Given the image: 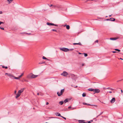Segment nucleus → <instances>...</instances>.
Segmentation results:
<instances>
[{"instance_id":"obj_1","label":"nucleus","mask_w":123,"mask_h":123,"mask_svg":"<svg viewBox=\"0 0 123 123\" xmlns=\"http://www.w3.org/2000/svg\"><path fill=\"white\" fill-rule=\"evenodd\" d=\"M64 91V89L61 90L60 93L59 92H57V94L58 95V96H60L61 95H62L63 94Z\"/></svg>"},{"instance_id":"obj_2","label":"nucleus","mask_w":123,"mask_h":123,"mask_svg":"<svg viewBox=\"0 0 123 123\" xmlns=\"http://www.w3.org/2000/svg\"><path fill=\"white\" fill-rule=\"evenodd\" d=\"M5 75H7L11 79H13L14 76H13L12 74L6 73L5 74Z\"/></svg>"},{"instance_id":"obj_3","label":"nucleus","mask_w":123,"mask_h":123,"mask_svg":"<svg viewBox=\"0 0 123 123\" xmlns=\"http://www.w3.org/2000/svg\"><path fill=\"white\" fill-rule=\"evenodd\" d=\"M60 49L61 50L63 51H65V52L68 51H69V49L67 48H60Z\"/></svg>"},{"instance_id":"obj_4","label":"nucleus","mask_w":123,"mask_h":123,"mask_svg":"<svg viewBox=\"0 0 123 123\" xmlns=\"http://www.w3.org/2000/svg\"><path fill=\"white\" fill-rule=\"evenodd\" d=\"M46 24L47 25H48L49 26L53 25V26H58V25H57L53 23H51L47 22V23Z\"/></svg>"},{"instance_id":"obj_5","label":"nucleus","mask_w":123,"mask_h":123,"mask_svg":"<svg viewBox=\"0 0 123 123\" xmlns=\"http://www.w3.org/2000/svg\"><path fill=\"white\" fill-rule=\"evenodd\" d=\"M68 74V73L66 71H64L63 73L61 74V75H63L64 76H66Z\"/></svg>"},{"instance_id":"obj_6","label":"nucleus","mask_w":123,"mask_h":123,"mask_svg":"<svg viewBox=\"0 0 123 123\" xmlns=\"http://www.w3.org/2000/svg\"><path fill=\"white\" fill-rule=\"evenodd\" d=\"M37 75H35L34 74L30 75V78H35L37 76Z\"/></svg>"},{"instance_id":"obj_7","label":"nucleus","mask_w":123,"mask_h":123,"mask_svg":"<svg viewBox=\"0 0 123 123\" xmlns=\"http://www.w3.org/2000/svg\"><path fill=\"white\" fill-rule=\"evenodd\" d=\"M24 89V88L21 89L20 90H19L18 91V93H19L21 94V93L23 92Z\"/></svg>"},{"instance_id":"obj_8","label":"nucleus","mask_w":123,"mask_h":123,"mask_svg":"<svg viewBox=\"0 0 123 123\" xmlns=\"http://www.w3.org/2000/svg\"><path fill=\"white\" fill-rule=\"evenodd\" d=\"M115 101V98H112L110 102L112 103H114Z\"/></svg>"},{"instance_id":"obj_9","label":"nucleus","mask_w":123,"mask_h":123,"mask_svg":"<svg viewBox=\"0 0 123 123\" xmlns=\"http://www.w3.org/2000/svg\"><path fill=\"white\" fill-rule=\"evenodd\" d=\"M96 93H98L100 92L99 90L98 89H94V92Z\"/></svg>"},{"instance_id":"obj_10","label":"nucleus","mask_w":123,"mask_h":123,"mask_svg":"<svg viewBox=\"0 0 123 123\" xmlns=\"http://www.w3.org/2000/svg\"><path fill=\"white\" fill-rule=\"evenodd\" d=\"M118 38V37H111L110 38V39L111 40H116Z\"/></svg>"},{"instance_id":"obj_11","label":"nucleus","mask_w":123,"mask_h":123,"mask_svg":"<svg viewBox=\"0 0 123 123\" xmlns=\"http://www.w3.org/2000/svg\"><path fill=\"white\" fill-rule=\"evenodd\" d=\"M83 104L84 105H93V106H97V105H91L90 104H87V103H83Z\"/></svg>"},{"instance_id":"obj_12","label":"nucleus","mask_w":123,"mask_h":123,"mask_svg":"<svg viewBox=\"0 0 123 123\" xmlns=\"http://www.w3.org/2000/svg\"><path fill=\"white\" fill-rule=\"evenodd\" d=\"M85 121L84 120H79L78 122L79 123H83Z\"/></svg>"},{"instance_id":"obj_13","label":"nucleus","mask_w":123,"mask_h":123,"mask_svg":"<svg viewBox=\"0 0 123 123\" xmlns=\"http://www.w3.org/2000/svg\"><path fill=\"white\" fill-rule=\"evenodd\" d=\"M21 94H19V93H17V94H16V98H18L20 95Z\"/></svg>"},{"instance_id":"obj_14","label":"nucleus","mask_w":123,"mask_h":123,"mask_svg":"<svg viewBox=\"0 0 123 123\" xmlns=\"http://www.w3.org/2000/svg\"><path fill=\"white\" fill-rule=\"evenodd\" d=\"M110 21H115V18H110Z\"/></svg>"},{"instance_id":"obj_15","label":"nucleus","mask_w":123,"mask_h":123,"mask_svg":"<svg viewBox=\"0 0 123 123\" xmlns=\"http://www.w3.org/2000/svg\"><path fill=\"white\" fill-rule=\"evenodd\" d=\"M74 45H75L76 44H79L81 46H82V45H81V43L80 42H79V43H73Z\"/></svg>"},{"instance_id":"obj_16","label":"nucleus","mask_w":123,"mask_h":123,"mask_svg":"<svg viewBox=\"0 0 123 123\" xmlns=\"http://www.w3.org/2000/svg\"><path fill=\"white\" fill-rule=\"evenodd\" d=\"M65 25L66 26V28L67 29L69 30L70 29V27L69 25Z\"/></svg>"},{"instance_id":"obj_17","label":"nucleus","mask_w":123,"mask_h":123,"mask_svg":"<svg viewBox=\"0 0 123 123\" xmlns=\"http://www.w3.org/2000/svg\"><path fill=\"white\" fill-rule=\"evenodd\" d=\"M55 115H56V116H60V117H61V114H60L58 112H57V113H55Z\"/></svg>"},{"instance_id":"obj_18","label":"nucleus","mask_w":123,"mask_h":123,"mask_svg":"<svg viewBox=\"0 0 123 123\" xmlns=\"http://www.w3.org/2000/svg\"><path fill=\"white\" fill-rule=\"evenodd\" d=\"M88 90L89 91H93V92H94V89H92V88H89V89H88Z\"/></svg>"},{"instance_id":"obj_19","label":"nucleus","mask_w":123,"mask_h":123,"mask_svg":"<svg viewBox=\"0 0 123 123\" xmlns=\"http://www.w3.org/2000/svg\"><path fill=\"white\" fill-rule=\"evenodd\" d=\"M53 8H55V7H57L58 8H60V6H57V5H53Z\"/></svg>"},{"instance_id":"obj_20","label":"nucleus","mask_w":123,"mask_h":123,"mask_svg":"<svg viewBox=\"0 0 123 123\" xmlns=\"http://www.w3.org/2000/svg\"><path fill=\"white\" fill-rule=\"evenodd\" d=\"M59 104H60L61 105H62L63 103V102L62 101H61L59 103Z\"/></svg>"},{"instance_id":"obj_21","label":"nucleus","mask_w":123,"mask_h":123,"mask_svg":"<svg viewBox=\"0 0 123 123\" xmlns=\"http://www.w3.org/2000/svg\"><path fill=\"white\" fill-rule=\"evenodd\" d=\"M106 89H110V90H114V89H112V88H110V87H108L107 88H106Z\"/></svg>"},{"instance_id":"obj_22","label":"nucleus","mask_w":123,"mask_h":123,"mask_svg":"<svg viewBox=\"0 0 123 123\" xmlns=\"http://www.w3.org/2000/svg\"><path fill=\"white\" fill-rule=\"evenodd\" d=\"M68 99H65L64 101V102L65 103H66L67 102H68Z\"/></svg>"},{"instance_id":"obj_23","label":"nucleus","mask_w":123,"mask_h":123,"mask_svg":"<svg viewBox=\"0 0 123 123\" xmlns=\"http://www.w3.org/2000/svg\"><path fill=\"white\" fill-rule=\"evenodd\" d=\"M13 0H7V1L9 2V4Z\"/></svg>"},{"instance_id":"obj_24","label":"nucleus","mask_w":123,"mask_h":123,"mask_svg":"<svg viewBox=\"0 0 123 123\" xmlns=\"http://www.w3.org/2000/svg\"><path fill=\"white\" fill-rule=\"evenodd\" d=\"M86 93H83L82 95V96L83 97H85L86 96Z\"/></svg>"},{"instance_id":"obj_25","label":"nucleus","mask_w":123,"mask_h":123,"mask_svg":"<svg viewBox=\"0 0 123 123\" xmlns=\"http://www.w3.org/2000/svg\"><path fill=\"white\" fill-rule=\"evenodd\" d=\"M13 78H14L15 79H19V77H14H14Z\"/></svg>"},{"instance_id":"obj_26","label":"nucleus","mask_w":123,"mask_h":123,"mask_svg":"<svg viewBox=\"0 0 123 123\" xmlns=\"http://www.w3.org/2000/svg\"><path fill=\"white\" fill-rule=\"evenodd\" d=\"M82 54H84V56L85 57H86L87 56V54L85 53H84Z\"/></svg>"},{"instance_id":"obj_27","label":"nucleus","mask_w":123,"mask_h":123,"mask_svg":"<svg viewBox=\"0 0 123 123\" xmlns=\"http://www.w3.org/2000/svg\"><path fill=\"white\" fill-rule=\"evenodd\" d=\"M114 50H116V51H118L119 52H120V50L119 49H115Z\"/></svg>"},{"instance_id":"obj_28","label":"nucleus","mask_w":123,"mask_h":123,"mask_svg":"<svg viewBox=\"0 0 123 123\" xmlns=\"http://www.w3.org/2000/svg\"><path fill=\"white\" fill-rule=\"evenodd\" d=\"M2 67L3 68H5V69H7V68H8V67H5V66H3Z\"/></svg>"},{"instance_id":"obj_29","label":"nucleus","mask_w":123,"mask_h":123,"mask_svg":"<svg viewBox=\"0 0 123 123\" xmlns=\"http://www.w3.org/2000/svg\"><path fill=\"white\" fill-rule=\"evenodd\" d=\"M51 31H55V32H57V31L56 30H55V29H53L51 30Z\"/></svg>"},{"instance_id":"obj_30","label":"nucleus","mask_w":123,"mask_h":123,"mask_svg":"<svg viewBox=\"0 0 123 123\" xmlns=\"http://www.w3.org/2000/svg\"><path fill=\"white\" fill-rule=\"evenodd\" d=\"M43 59H47L44 56L43 57Z\"/></svg>"},{"instance_id":"obj_31","label":"nucleus","mask_w":123,"mask_h":123,"mask_svg":"<svg viewBox=\"0 0 123 123\" xmlns=\"http://www.w3.org/2000/svg\"><path fill=\"white\" fill-rule=\"evenodd\" d=\"M23 73L20 76H19V78H20L21 76H23Z\"/></svg>"},{"instance_id":"obj_32","label":"nucleus","mask_w":123,"mask_h":123,"mask_svg":"<svg viewBox=\"0 0 123 123\" xmlns=\"http://www.w3.org/2000/svg\"><path fill=\"white\" fill-rule=\"evenodd\" d=\"M0 29H1V30H4V28L3 27H0Z\"/></svg>"},{"instance_id":"obj_33","label":"nucleus","mask_w":123,"mask_h":123,"mask_svg":"<svg viewBox=\"0 0 123 123\" xmlns=\"http://www.w3.org/2000/svg\"><path fill=\"white\" fill-rule=\"evenodd\" d=\"M112 52L113 53H117V52L115 51H112Z\"/></svg>"},{"instance_id":"obj_34","label":"nucleus","mask_w":123,"mask_h":123,"mask_svg":"<svg viewBox=\"0 0 123 123\" xmlns=\"http://www.w3.org/2000/svg\"><path fill=\"white\" fill-rule=\"evenodd\" d=\"M61 117H62V118H63V119H64L65 120H66V118L65 117H63L62 116H61Z\"/></svg>"},{"instance_id":"obj_35","label":"nucleus","mask_w":123,"mask_h":123,"mask_svg":"<svg viewBox=\"0 0 123 123\" xmlns=\"http://www.w3.org/2000/svg\"><path fill=\"white\" fill-rule=\"evenodd\" d=\"M98 40H96V41H95V42H94V43H98Z\"/></svg>"},{"instance_id":"obj_36","label":"nucleus","mask_w":123,"mask_h":123,"mask_svg":"<svg viewBox=\"0 0 123 123\" xmlns=\"http://www.w3.org/2000/svg\"><path fill=\"white\" fill-rule=\"evenodd\" d=\"M69 49V50L72 51L74 49Z\"/></svg>"},{"instance_id":"obj_37","label":"nucleus","mask_w":123,"mask_h":123,"mask_svg":"<svg viewBox=\"0 0 123 123\" xmlns=\"http://www.w3.org/2000/svg\"><path fill=\"white\" fill-rule=\"evenodd\" d=\"M4 23L3 22H1V21H0V25H1L2 24H3Z\"/></svg>"},{"instance_id":"obj_38","label":"nucleus","mask_w":123,"mask_h":123,"mask_svg":"<svg viewBox=\"0 0 123 123\" xmlns=\"http://www.w3.org/2000/svg\"><path fill=\"white\" fill-rule=\"evenodd\" d=\"M105 20H107V21H110V19H106Z\"/></svg>"},{"instance_id":"obj_39","label":"nucleus","mask_w":123,"mask_h":123,"mask_svg":"<svg viewBox=\"0 0 123 123\" xmlns=\"http://www.w3.org/2000/svg\"><path fill=\"white\" fill-rule=\"evenodd\" d=\"M71 106H70L69 107H68V109H70V108H71Z\"/></svg>"},{"instance_id":"obj_40","label":"nucleus","mask_w":123,"mask_h":123,"mask_svg":"<svg viewBox=\"0 0 123 123\" xmlns=\"http://www.w3.org/2000/svg\"><path fill=\"white\" fill-rule=\"evenodd\" d=\"M17 92V91L16 90H15V91H14V93L15 94H16V93Z\"/></svg>"},{"instance_id":"obj_41","label":"nucleus","mask_w":123,"mask_h":123,"mask_svg":"<svg viewBox=\"0 0 123 123\" xmlns=\"http://www.w3.org/2000/svg\"><path fill=\"white\" fill-rule=\"evenodd\" d=\"M91 121H89L87 123H91Z\"/></svg>"},{"instance_id":"obj_42","label":"nucleus","mask_w":123,"mask_h":123,"mask_svg":"<svg viewBox=\"0 0 123 123\" xmlns=\"http://www.w3.org/2000/svg\"><path fill=\"white\" fill-rule=\"evenodd\" d=\"M26 34H29V35H30V34H31V33H26Z\"/></svg>"},{"instance_id":"obj_43","label":"nucleus","mask_w":123,"mask_h":123,"mask_svg":"<svg viewBox=\"0 0 123 123\" xmlns=\"http://www.w3.org/2000/svg\"><path fill=\"white\" fill-rule=\"evenodd\" d=\"M49 104V103L48 102H47L46 103V105H48Z\"/></svg>"},{"instance_id":"obj_44","label":"nucleus","mask_w":123,"mask_h":123,"mask_svg":"<svg viewBox=\"0 0 123 123\" xmlns=\"http://www.w3.org/2000/svg\"><path fill=\"white\" fill-rule=\"evenodd\" d=\"M79 54H82V53H80V52H79Z\"/></svg>"},{"instance_id":"obj_45","label":"nucleus","mask_w":123,"mask_h":123,"mask_svg":"<svg viewBox=\"0 0 123 123\" xmlns=\"http://www.w3.org/2000/svg\"><path fill=\"white\" fill-rule=\"evenodd\" d=\"M103 112H101L100 114V115H101L103 113Z\"/></svg>"},{"instance_id":"obj_46","label":"nucleus","mask_w":123,"mask_h":123,"mask_svg":"<svg viewBox=\"0 0 123 123\" xmlns=\"http://www.w3.org/2000/svg\"><path fill=\"white\" fill-rule=\"evenodd\" d=\"M64 110H68V109L67 108H66Z\"/></svg>"},{"instance_id":"obj_47","label":"nucleus","mask_w":123,"mask_h":123,"mask_svg":"<svg viewBox=\"0 0 123 123\" xmlns=\"http://www.w3.org/2000/svg\"><path fill=\"white\" fill-rule=\"evenodd\" d=\"M53 6V5H52V4L51 5L49 6H50V7H51V6Z\"/></svg>"},{"instance_id":"obj_48","label":"nucleus","mask_w":123,"mask_h":123,"mask_svg":"<svg viewBox=\"0 0 123 123\" xmlns=\"http://www.w3.org/2000/svg\"><path fill=\"white\" fill-rule=\"evenodd\" d=\"M2 11L0 12V14H2Z\"/></svg>"},{"instance_id":"obj_49","label":"nucleus","mask_w":123,"mask_h":123,"mask_svg":"<svg viewBox=\"0 0 123 123\" xmlns=\"http://www.w3.org/2000/svg\"><path fill=\"white\" fill-rule=\"evenodd\" d=\"M44 63H45V62H43L41 63V64H42Z\"/></svg>"},{"instance_id":"obj_50","label":"nucleus","mask_w":123,"mask_h":123,"mask_svg":"<svg viewBox=\"0 0 123 123\" xmlns=\"http://www.w3.org/2000/svg\"><path fill=\"white\" fill-rule=\"evenodd\" d=\"M84 65V63H83L82 64V66H83Z\"/></svg>"},{"instance_id":"obj_51","label":"nucleus","mask_w":123,"mask_h":123,"mask_svg":"<svg viewBox=\"0 0 123 123\" xmlns=\"http://www.w3.org/2000/svg\"><path fill=\"white\" fill-rule=\"evenodd\" d=\"M119 59H120L123 60V59H122V58H120Z\"/></svg>"},{"instance_id":"obj_52","label":"nucleus","mask_w":123,"mask_h":123,"mask_svg":"<svg viewBox=\"0 0 123 123\" xmlns=\"http://www.w3.org/2000/svg\"><path fill=\"white\" fill-rule=\"evenodd\" d=\"M109 92L110 93H111L112 92L111 91H110Z\"/></svg>"},{"instance_id":"obj_53","label":"nucleus","mask_w":123,"mask_h":123,"mask_svg":"<svg viewBox=\"0 0 123 123\" xmlns=\"http://www.w3.org/2000/svg\"><path fill=\"white\" fill-rule=\"evenodd\" d=\"M121 93H123V91L122 90H121Z\"/></svg>"},{"instance_id":"obj_54","label":"nucleus","mask_w":123,"mask_h":123,"mask_svg":"<svg viewBox=\"0 0 123 123\" xmlns=\"http://www.w3.org/2000/svg\"><path fill=\"white\" fill-rule=\"evenodd\" d=\"M37 94L38 95H39V93H37Z\"/></svg>"},{"instance_id":"obj_55","label":"nucleus","mask_w":123,"mask_h":123,"mask_svg":"<svg viewBox=\"0 0 123 123\" xmlns=\"http://www.w3.org/2000/svg\"><path fill=\"white\" fill-rule=\"evenodd\" d=\"M111 15H109V17H111Z\"/></svg>"},{"instance_id":"obj_56","label":"nucleus","mask_w":123,"mask_h":123,"mask_svg":"<svg viewBox=\"0 0 123 123\" xmlns=\"http://www.w3.org/2000/svg\"><path fill=\"white\" fill-rule=\"evenodd\" d=\"M75 109V108H73L72 109Z\"/></svg>"},{"instance_id":"obj_57","label":"nucleus","mask_w":123,"mask_h":123,"mask_svg":"<svg viewBox=\"0 0 123 123\" xmlns=\"http://www.w3.org/2000/svg\"><path fill=\"white\" fill-rule=\"evenodd\" d=\"M101 115H100V114H99L98 115V116H100Z\"/></svg>"},{"instance_id":"obj_58","label":"nucleus","mask_w":123,"mask_h":123,"mask_svg":"<svg viewBox=\"0 0 123 123\" xmlns=\"http://www.w3.org/2000/svg\"><path fill=\"white\" fill-rule=\"evenodd\" d=\"M99 116H98V115L97 116V117H96L97 118L98 117H99Z\"/></svg>"},{"instance_id":"obj_59","label":"nucleus","mask_w":123,"mask_h":123,"mask_svg":"<svg viewBox=\"0 0 123 123\" xmlns=\"http://www.w3.org/2000/svg\"><path fill=\"white\" fill-rule=\"evenodd\" d=\"M49 118H53V117H49Z\"/></svg>"},{"instance_id":"obj_60","label":"nucleus","mask_w":123,"mask_h":123,"mask_svg":"<svg viewBox=\"0 0 123 123\" xmlns=\"http://www.w3.org/2000/svg\"><path fill=\"white\" fill-rule=\"evenodd\" d=\"M87 123V122H84V123Z\"/></svg>"},{"instance_id":"obj_61","label":"nucleus","mask_w":123,"mask_h":123,"mask_svg":"<svg viewBox=\"0 0 123 123\" xmlns=\"http://www.w3.org/2000/svg\"><path fill=\"white\" fill-rule=\"evenodd\" d=\"M90 121H91V122H92L93 121V120H91Z\"/></svg>"},{"instance_id":"obj_62","label":"nucleus","mask_w":123,"mask_h":123,"mask_svg":"<svg viewBox=\"0 0 123 123\" xmlns=\"http://www.w3.org/2000/svg\"><path fill=\"white\" fill-rule=\"evenodd\" d=\"M105 17H107V16H106Z\"/></svg>"},{"instance_id":"obj_63","label":"nucleus","mask_w":123,"mask_h":123,"mask_svg":"<svg viewBox=\"0 0 123 123\" xmlns=\"http://www.w3.org/2000/svg\"><path fill=\"white\" fill-rule=\"evenodd\" d=\"M41 63H39V64H41Z\"/></svg>"},{"instance_id":"obj_64","label":"nucleus","mask_w":123,"mask_h":123,"mask_svg":"<svg viewBox=\"0 0 123 123\" xmlns=\"http://www.w3.org/2000/svg\"><path fill=\"white\" fill-rule=\"evenodd\" d=\"M77 87V86H76V87Z\"/></svg>"}]
</instances>
